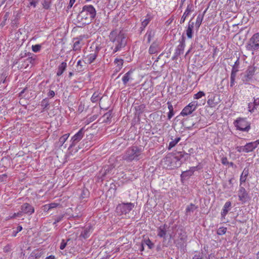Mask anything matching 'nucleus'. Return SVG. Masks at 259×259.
I'll list each match as a JSON object with an SVG mask.
<instances>
[{
    "label": "nucleus",
    "instance_id": "09e8293b",
    "mask_svg": "<svg viewBox=\"0 0 259 259\" xmlns=\"http://www.w3.org/2000/svg\"><path fill=\"white\" fill-rule=\"evenodd\" d=\"M22 230V227L21 226H18L16 230H14L12 233V236L15 237L17 234L20 232Z\"/></svg>",
    "mask_w": 259,
    "mask_h": 259
},
{
    "label": "nucleus",
    "instance_id": "e433bc0d",
    "mask_svg": "<svg viewBox=\"0 0 259 259\" xmlns=\"http://www.w3.org/2000/svg\"><path fill=\"white\" fill-rule=\"evenodd\" d=\"M100 95V94L98 92H95L93 94V95L91 98V101L93 103L97 102L99 99H101Z\"/></svg>",
    "mask_w": 259,
    "mask_h": 259
},
{
    "label": "nucleus",
    "instance_id": "412c9836",
    "mask_svg": "<svg viewBox=\"0 0 259 259\" xmlns=\"http://www.w3.org/2000/svg\"><path fill=\"white\" fill-rule=\"evenodd\" d=\"M167 226L166 225L159 226L157 229V235L160 238H165Z\"/></svg>",
    "mask_w": 259,
    "mask_h": 259
},
{
    "label": "nucleus",
    "instance_id": "052dcab7",
    "mask_svg": "<svg viewBox=\"0 0 259 259\" xmlns=\"http://www.w3.org/2000/svg\"><path fill=\"white\" fill-rule=\"evenodd\" d=\"M137 245L139 246V249L141 251H143L144 250L145 245H144V244L143 243V242L142 241L140 245H138V244H137Z\"/></svg>",
    "mask_w": 259,
    "mask_h": 259
},
{
    "label": "nucleus",
    "instance_id": "20e7f679",
    "mask_svg": "<svg viewBox=\"0 0 259 259\" xmlns=\"http://www.w3.org/2000/svg\"><path fill=\"white\" fill-rule=\"evenodd\" d=\"M96 16V11L95 8L91 5H85L80 13L79 16L83 23H90Z\"/></svg>",
    "mask_w": 259,
    "mask_h": 259
},
{
    "label": "nucleus",
    "instance_id": "c756f323",
    "mask_svg": "<svg viewBox=\"0 0 259 259\" xmlns=\"http://www.w3.org/2000/svg\"><path fill=\"white\" fill-rule=\"evenodd\" d=\"M142 242L144 244V245L145 246H147L148 249H152L154 245V244L151 242V241L148 238H145L142 240Z\"/></svg>",
    "mask_w": 259,
    "mask_h": 259
},
{
    "label": "nucleus",
    "instance_id": "7c9ffc66",
    "mask_svg": "<svg viewBox=\"0 0 259 259\" xmlns=\"http://www.w3.org/2000/svg\"><path fill=\"white\" fill-rule=\"evenodd\" d=\"M167 104L168 105V109L169 110V112L168 113L167 115V118L168 119L170 120L174 115V108L173 106L169 102H168L167 103Z\"/></svg>",
    "mask_w": 259,
    "mask_h": 259
},
{
    "label": "nucleus",
    "instance_id": "6e6d98bb",
    "mask_svg": "<svg viewBox=\"0 0 259 259\" xmlns=\"http://www.w3.org/2000/svg\"><path fill=\"white\" fill-rule=\"evenodd\" d=\"M221 161L222 164H223L224 165H227L229 163L228 159L226 157H222L221 159Z\"/></svg>",
    "mask_w": 259,
    "mask_h": 259
},
{
    "label": "nucleus",
    "instance_id": "c9c22d12",
    "mask_svg": "<svg viewBox=\"0 0 259 259\" xmlns=\"http://www.w3.org/2000/svg\"><path fill=\"white\" fill-rule=\"evenodd\" d=\"M180 140H181L180 137H178V138H175L174 140H172L169 143V145L168 146V149L169 150L171 148L174 147Z\"/></svg>",
    "mask_w": 259,
    "mask_h": 259
},
{
    "label": "nucleus",
    "instance_id": "dca6fc26",
    "mask_svg": "<svg viewBox=\"0 0 259 259\" xmlns=\"http://www.w3.org/2000/svg\"><path fill=\"white\" fill-rule=\"evenodd\" d=\"M193 6L192 4H190L188 5L185 11L184 12L182 17L181 18V20H180L181 24L184 23L186 18L189 16V15L190 14V13L193 11Z\"/></svg>",
    "mask_w": 259,
    "mask_h": 259
},
{
    "label": "nucleus",
    "instance_id": "4d7b16f0",
    "mask_svg": "<svg viewBox=\"0 0 259 259\" xmlns=\"http://www.w3.org/2000/svg\"><path fill=\"white\" fill-rule=\"evenodd\" d=\"M63 218V215H60V216L57 217L55 220L54 224H56L57 223H59V222H60L62 220Z\"/></svg>",
    "mask_w": 259,
    "mask_h": 259
},
{
    "label": "nucleus",
    "instance_id": "c85d7f7f",
    "mask_svg": "<svg viewBox=\"0 0 259 259\" xmlns=\"http://www.w3.org/2000/svg\"><path fill=\"white\" fill-rule=\"evenodd\" d=\"M91 233V228L90 227H86L81 233L80 237L84 239L88 238Z\"/></svg>",
    "mask_w": 259,
    "mask_h": 259
},
{
    "label": "nucleus",
    "instance_id": "ea45409f",
    "mask_svg": "<svg viewBox=\"0 0 259 259\" xmlns=\"http://www.w3.org/2000/svg\"><path fill=\"white\" fill-rule=\"evenodd\" d=\"M22 212L21 211V210L19 212H18L17 213H14L13 215H10L8 217H7L6 218V220H10V219H14V218H15L16 217H20L22 216Z\"/></svg>",
    "mask_w": 259,
    "mask_h": 259
},
{
    "label": "nucleus",
    "instance_id": "4c0bfd02",
    "mask_svg": "<svg viewBox=\"0 0 259 259\" xmlns=\"http://www.w3.org/2000/svg\"><path fill=\"white\" fill-rule=\"evenodd\" d=\"M136 112L139 114H141L145 111V105L144 104H141L135 107Z\"/></svg>",
    "mask_w": 259,
    "mask_h": 259
},
{
    "label": "nucleus",
    "instance_id": "c03bdc74",
    "mask_svg": "<svg viewBox=\"0 0 259 259\" xmlns=\"http://www.w3.org/2000/svg\"><path fill=\"white\" fill-rule=\"evenodd\" d=\"M227 228L225 227H220L217 231V234L219 235H223L226 233Z\"/></svg>",
    "mask_w": 259,
    "mask_h": 259
},
{
    "label": "nucleus",
    "instance_id": "3c124183",
    "mask_svg": "<svg viewBox=\"0 0 259 259\" xmlns=\"http://www.w3.org/2000/svg\"><path fill=\"white\" fill-rule=\"evenodd\" d=\"M198 169V166L191 167L189 170H187V172H190V175H192L193 172Z\"/></svg>",
    "mask_w": 259,
    "mask_h": 259
},
{
    "label": "nucleus",
    "instance_id": "a878e982",
    "mask_svg": "<svg viewBox=\"0 0 259 259\" xmlns=\"http://www.w3.org/2000/svg\"><path fill=\"white\" fill-rule=\"evenodd\" d=\"M67 68V63L65 62H63L61 63V64L59 66L58 70L57 72V76H61L64 71L66 70Z\"/></svg>",
    "mask_w": 259,
    "mask_h": 259
},
{
    "label": "nucleus",
    "instance_id": "a19ab883",
    "mask_svg": "<svg viewBox=\"0 0 259 259\" xmlns=\"http://www.w3.org/2000/svg\"><path fill=\"white\" fill-rule=\"evenodd\" d=\"M77 70L78 72H80L83 70V65L82 64V62L80 60H78L76 64Z\"/></svg>",
    "mask_w": 259,
    "mask_h": 259
},
{
    "label": "nucleus",
    "instance_id": "473e14b6",
    "mask_svg": "<svg viewBox=\"0 0 259 259\" xmlns=\"http://www.w3.org/2000/svg\"><path fill=\"white\" fill-rule=\"evenodd\" d=\"M197 207L193 204H190L188 205L186 209V213L187 215L189 214L191 212H193L197 209Z\"/></svg>",
    "mask_w": 259,
    "mask_h": 259
},
{
    "label": "nucleus",
    "instance_id": "f3484780",
    "mask_svg": "<svg viewBox=\"0 0 259 259\" xmlns=\"http://www.w3.org/2000/svg\"><path fill=\"white\" fill-rule=\"evenodd\" d=\"M194 27V22H192L191 19L189 21L186 30L187 36L189 39L192 38L193 37V29Z\"/></svg>",
    "mask_w": 259,
    "mask_h": 259
},
{
    "label": "nucleus",
    "instance_id": "f8f14e48",
    "mask_svg": "<svg viewBox=\"0 0 259 259\" xmlns=\"http://www.w3.org/2000/svg\"><path fill=\"white\" fill-rule=\"evenodd\" d=\"M239 200L242 203H245L249 199V196L245 189L240 185L238 192Z\"/></svg>",
    "mask_w": 259,
    "mask_h": 259
},
{
    "label": "nucleus",
    "instance_id": "bf43d9fd",
    "mask_svg": "<svg viewBox=\"0 0 259 259\" xmlns=\"http://www.w3.org/2000/svg\"><path fill=\"white\" fill-rule=\"evenodd\" d=\"M76 0H70L68 6H67V9H69L72 8L73 4L75 2Z\"/></svg>",
    "mask_w": 259,
    "mask_h": 259
},
{
    "label": "nucleus",
    "instance_id": "37998d69",
    "mask_svg": "<svg viewBox=\"0 0 259 259\" xmlns=\"http://www.w3.org/2000/svg\"><path fill=\"white\" fill-rule=\"evenodd\" d=\"M205 96V93L202 91H199L194 95V99H199Z\"/></svg>",
    "mask_w": 259,
    "mask_h": 259
},
{
    "label": "nucleus",
    "instance_id": "a18cd8bd",
    "mask_svg": "<svg viewBox=\"0 0 259 259\" xmlns=\"http://www.w3.org/2000/svg\"><path fill=\"white\" fill-rule=\"evenodd\" d=\"M239 65L240 63L239 61V59L238 58L237 60L235 62L234 64L232 67V70H236L237 71H238Z\"/></svg>",
    "mask_w": 259,
    "mask_h": 259
},
{
    "label": "nucleus",
    "instance_id": "de8ad7c7",
    "mask_svg": "<svg viewBox=\"0 0 259 259\" xmlns=\"http://www.w3.org/2000/svg\"><path fill=\"white\" fill-rule=\"evenodd\" d=\"M58 205V204L57 203H52L49 204L48 205H46L45 206V207H46V208L47 207L48 209L49 210V209H51L52 208H54L56 207Z\"/></svg>",
    "mask_w": 259,
    "mask_h": 259
},
{
    "label": "nucleus",
    "instance_id": "603ef678",
    "mask_svg": "<svg viewBox=\"0 0 259 259\" xmlns=\"http://www.w3.org/2000/svg\"><path fill=\"white\" fill-rule=\"evenodd\" d=\"M236 150L239 152H245V153L244 146H237L236 147Z\"/></svg>",
    "mask_w": 259,
    "mask_h": 259
},
{
    "label": "nucleus",
    "instance_id": "a211bd4d",
    "mask_svg": "<svg viewBox=\"0 0 259 259\" xmlns=\"http://www.w3.org/2000/svg\"><path fill=\"white\" fill-rule=\"evenodd\" d=\"M28 57L24 60L23 63L22 64L23 67L26 68L28 67L29 64H33L35 58L32 56V54L28 53L26 55Z\"/></svg>",
    "mask_w": 259,
    "mask_h": 259
},
{
    "label": "nucleus",
    "instance_id": "1a4fd4ad",
    "mask_svg": "<svg viewBox=\"0 0 259 259\" xmlns=\"http://www.w3.org/2000/svg\"><path fill=\"white\" fill-rule=\"evenodd\" d=\"M246 47L247 50L250 51H254L259 49V32L254 34L251 37Z\"/></svg>",
    "mask_w": 259,
    "mask_h": 259
},
{
    "label": "nucleus",
    "instance_id": "4468645a",
    "mask_svg": "<svg viewBox=\"0 0 259 259\" xmlns=\"http://www.w3.org/2000/svg\"><path fill=\"white\" fill-rule=\"evenodd\" d=\"M259 145V139L255 141L246 143L244 145L245 153H249L253 151Z\"/></svg>",
    "mask_w": 259,
    "mask_h": 259
},
{
    "label": "nucleus",
    "instance_id": "13d9d810",
    "mask_svg": "<svg viewBox=\"0 0 259 259\" xmlns=\"http://www.w3.org/2000/svg\"><path fill=\"white\" fill-rule=\"evenodd\" d=\"M38 3V0H30V5L33 6V7H35L36 4Z\"/></svg>",
    "mask_w": 259,
    "mask_h": 259
},
{
    "label": "nucleus",
    "instance_id": "72a5a7b5",
    "mask_svg": "<svg viewBox=\"0 0 259 259\" xmlns=\"http://www.w3.org/2000/svg\"><path fill=\"white\" fill-rule=\"evenodd\" d=\"M155 33L152 30H148L145 35L146 37L147 38V42L150 43L151 41L152 38H153L154 36Z\"/></svg>",
    "mask_w": 259,
    "mask_h": 259
},
{
    "label": "nucleus",
    "instance_id": "f704fd0d",
    "mask_svg": "<svg viewBox=\"0 0 259 259\" xmlns=\"http://www.w3.org/2000/svg\"><path fill=\"white\" fill-rule=\"evenodd\" d=\"M69 134H65L59 138V142L60 146H62L69 137Z\"/></svg>",
    "mask_w": 259,
    "mask_h": 259
},
{
    "label": "nucleus",
    "instance_id": "0e129e2a",
    "mask_svg": "<svg viewBox=\"0 0 259 259\" xmlns=\"http://www.w3.org/2000/svg\"><path fill=\"white\" fill-rule=\"evenodd\" d=\"M83 109H84V106L83 105H80L79 106H78V111L80 112H82V111L83 110Z\"/></svg>",
    "mask_w": 259,
    "mask_h": 259
},
{
    "label": "nucleus",
    "instance_id": "8fccbe9b",
    "mask_svg": "<svg viewBox=\"0 0 259 259\" xmlns=\"http://www.w3.org/2000/svg\"><path fill=\"white\" fill-rule=\"evenodd\" d=\"M88 195H89V192H88V190L83 189L82 191V193H81L80 197L81 198L83 199V198L87 197Z\"/></svg>",
    "mask_w": 259,
    "mask_h": 259
},
{
    "label": "nucleus",
    "instance_id": "39448f33",
    "mask_svg": "<svg viewBox=\"0 0 259 259\" xmlns=\"http://www.w3.org/2000/svg\"><path fill=\"white\" fill-rule=\"evenodd\" d=\"M172 232L169 233L170 238L173 239L175 236V232H178L179 236H178V238L174 240V242L178 248L181 249L183 248L186 245L187 241V236L186 233L182 230H180L179 231L177 229V226L176 225L172 227Z\"/></svg>",
    "mask_w": 259,
    "mask_h": 259
},
{
    "label": "nucleus",
    "instance_id": "4be33fe9",
    "mask_svg": "<svg viewBox=\"0 0 259 259\" xmlns=\"http://www.w3.org/2000/svg\"><path fill=\"white\" fill-rule=\"evenodd\" d=\"M159 51V44L156 41L153 42L149 49V53L150 54L157 53Z\"/></svg>",
    "mask_w": 259,
    "mask_h": 259
},
{
    "label": "nucleus",
    "instance_id": "9b49d317",
    "mask_svg": "<svg viewBox=\"0 0 259 259\" xmlns=\"http://www.w3.org/2000/svg\"><path fill=\"white\" fill-rule=\"evenodd\" d=\"M84 128H81L76 134H75L71 139V144L68 148V149H70L72 147H74L84 136Z\"/></svg>",
    "mask_w": 259,
    "mask_h": 259
},
{
    "label": "nucleus",
    "instance_id": "aec40b11",
    "mask_svg": "<svg viewBox=\"0 0 259 259\" xmlns=\"http://www.w3.org/2000/svg\"><path fill=\"white\" fill-rule=\"evenodd\" d=\"M97 53H91L84 57V62L85 64H90L93 63L97 57Z\"/></svg>",
    "mask_w": 259,
    "mask_h": 259
},
{
    "label": "nucleus",
    "instance_id": "b1692460",
    "mask_svg": "<svg viewBox=\"0 0 259 259\" xmlns=\"http://www.w3.org/2000/svg\"><path fill=\"white\" fill-rule=\"evenodd\" d=\"M231 206V203L230 201H227L225 203L221 212V215L222 217H224L227 214Z\"/></svg>",
    "mask_w": 259,
    "mask_h": 259
},
{
    "label": "nucleus",
    "instance_id": "6ab92c4d",
    "mask_svg": "<svg viewBox=\"0 0 259 259\" xmlns=\"http://www.w3.org/2000/svg\"><path fill=\"white\" fill-rule=\"evenodd\" d=\"M219 101L216 100V95L211 94L208 96V100L207 103L210 107L215 106L219 103Z\"/></svg>",
    "mask_w": 259,
    "mask_h": 259
},
{
    "label": "nucleus",
    "instance_id": "cd10ccee",
    "mask_svg": "<svg viewBox=\"0 0 259 259\" xmlns=\"http://www.w3.org/2000/svg\"><path fill=\"white\" fill-rule=\"evenodd\" d=\"M133 73V71L132 70H130L127 72H126L122 78V82L124 85L126 84V83L130 80L132 79L131 75Z\"/></svg>",
    "mask_w": 259,
    "mask_h": 259
},
{
    "label": "nucleus",
    "instance_id": "ddd939ff",
    "mask_svg": "<svg viewBox=\"0 0 259 259\" xmlns=\"http://www.w3.org/2000/svg\"><path fill=\"white\" fill-rule=\"evenodd\" d=\"M21 210L22 213L31 215L34 212V207L28 203H25L21 206Z\"/></svg>",
    "mask_w": 259,
    "mask_h": 259
},
{
    "label": "nucleus",
    "instance_id": "680f3d73",
    "mask_svg": "<svg viewBox=\"0 0 259 259\" xmlns=\"http://www.w3.org/2000/svg\"><path fill=\"white\" fill-rule=\"evenodd\" d=\"M55 94L54 91H53L52 90H50L48 94V97H51V98L55 96Z\"/></svg>",
    "mask_w": 259,
    "mask_h": 259
},
{
    "label": "nucleus",
    "instance_id": "6e6552de",
    "mask_svg": "<svg viewBox=\"0 0 259 259\" xmlns=\"http://www.w3.org/2000/svg\"><path fill=\"white\" fill-rule=\"evenodd\" d=\"M256 67L254 65L249 66L242 76V80L245 84H248L252 80Z\"/></svg>",
    "mask_w": 259,
    "mask_h": 259
},
{
    "label": "nucleus",
    "instance_id": "338daca9",
    "mask_svg": "<svg viewBox=\"0 0 259 259\" xmlns=\"http://www.w3.org/2000/svg\"><path fill=\"white\" fill-rule=\"evenodd\" d=\"M183 175L185 176H190V172H187V171H184Z\"/></svg>",
    "mask_w": 259,
    "mask_h": 259
},
{
    "label": "nucleus",
    "instance_id": "79ce46f5",
    "mask_svg": "<svg viewBox=\"0 0 259 259\" xmlns=\"http://www.w3.org/2000/svg\"><path fill=\"white\" fill-rule=\"evenodd\" d=\"M114 63L120 68L123 65V60L122 59L116 58L114 60Z\"/></svg>",
    "mask_w": 259,
    "mask_h": 259
},
{
    "label": "nucleus",
    "instance_id": "5fc2aeb1",
    "mask_svg": "<svg viewBox=\"0 0 259 259\" xmlns=\"http://www.w3.org/2000/svg\"><path fill=\"white\" fill-rule=\"evenodd\" d=\"M67 245V243L65 242L64 240H63L61 243L60 248L61 250L64 249Z\"/></svg>",
    "mask_w": 259,
    "mask_h": 259
},
{
    "label": "nucleus",
    "instance_id": "9d476101",
    "mask_svg": "<svg viewBox=\"0 0 259 259\" xmlns=\"http://www.w3.org/2000/svg\"><path fill=\"white\" fill-rule=\"evenodd\" d=\"M197 106L198 102L196 101H193L190 103L182 110L180 114L183 116L188 115L195 110Z\"/></svg>",
    "mask_w": 259,
    "mask_h": 259
},
{
    "label": "nucleus",
    "instance_id": "bb28decb",
    "mask_svg": "<svg viewBox=\"0 0 259 259\" xmlns=\"http://www.w3.org/2000/svg\"><path fill=\"white\" fill-rule=\"evenodd\" d=\"M248 174H249L248 169L245 168L240 176V185H241V184L243 183H244L245 182L246 178L248 175Z\"/></svg>",
    "mask_w": 259,
    "mask_h": 259
},
{
    "label": "nucleus",
    "instance_id": "0eeeda50",
    "mask_svg": "<svg viewBox=\"0 0 259 259\" xmlns=\"http://www.w3.org/2000/svg\"><path fill=\"white\" fill-rule=\"evenodd\" d=\"M134 204L131 202L118 204L116 208L117 213L120 215L128 213L134 208Z\"/></svg>",
    "mask_w": 259,
    "mask_h": 259
},
{
    "label": "nucleus",
    "instance_id": "393cba45",
    "mask_svg": "<svg viewBox=\"0 0 259 259\" xmlns=\"http://www.w3.org/2000/svg\"><path fill=\"white\" fill-rule=\"evenodd\" d=\"M206 12V10L204 11L203 13V14H199L198 16H197V19H196V23H195V27H196V28L197 29H199V28L200 27L201 23H202V22L203 21V17H204V15L205 14Z\"/></svg>",
    "mask_w": 259,
    "mask_h": 259
},
{
    "label": "nucleus",
    "instance_id": "5701e85b",
    "mask_svg": "<svg viewBox=\"0 0 259 259\" xmlns=\"http://www.w3.org/2000/svg\"><path fill=\"white\" fill-rule=\"evenodd\" d=\"M82 40V38L76 37L73 38V49L74 51H78L80 49L81 47V41Z\"/></svg>",
    "mask_w": 259,
    "mask_h": 259
},
{
    "label": "nucleus",
    "instance_id": "f03ea898",
    "mask_svg": "<svg viewBox=\"0 0 259 259\" xmlns=\"http://www.w3.org/2000/svg\"><path fill=\"white\" fill-rule=\"evenodd\" d=\"M190 158V154L185 152H180L178 155L171 159L169 157L164 159L165 165L167 168L172 169L179 167L181 165L182 162H185Z\"/></svg>",
    "mask_w": 259,
    "mask_h": 259
},
{
    "label": "nucleus",
    "instance_id": "2f4dec72",
    "mask_svg": "<svg viewBox=\"0 0 259 259\" xmlns=\"http://www.w3.org/2000/svg\"><path fill=\"white\" fill-rule=\"evenodd\" d=\"M151 20V17L150 15L149 14H147L146 17V18L142 22L141 28H142L143 29H145V27L149 23Z\"/></svg>",
    "mask_w": 259,
    "mask_h": 259
},
{
    "label": "nucleus",
    "instance_id": "e2e57ef3",
    "mask_svg": "<svg viewBox=\"0 0 259 259\" xmlns=\"http://www.w3.org/2000/svg\"><path fill=\"white\" fill-rule=\"evenodd\" d=\"M235 78H230V87H233L235 84Z\"/></svg>",
    "mask_w": 259,
    "mask_h": 259
},
{
    "label": "nucleus",
    "instance_id": "58836bf2",
    "mask_svg": "<svg viewBox=\"0 0 259 259\" xmlns=\"http://www.w3.org/2000/svg\"><path fill=\"white\" fill-rule=\"evenodd\" d=\"M253 104H254V106L252 107V108H251V104H249L248 105L249 111L251 112H253V110L255 108V106H259V98H257V99H255L254 100Z\"/></svg>",
    "mask_w": 259,
    "mask_h": 259
},
{
    "label": "nucleus",
    "instance_id": "423d86ee",
    "mask_svg": "<svg viewBox=\"0 0 259 259\" xmlns=\"http://www.w3.org/2000/svg\"><path fill=\"white\" fill-rule=\"evenodd\" d=\"M237 130L242 132H248L250 129V123L245 118H238L234 122Z\"/></svg>",
    "mask_w": 259,
    "mask_h": 259
},
{
    "label": "nucleus",
    "instance_id": "864d4df0",
    "mask_svg": "<svg viewBox=\"0 0 259 259\" xmlns=\"http://www.w3.org/2000/svg\"><path fill=\"white\" fill-rule=\"evenodd\" d=\"M237 72L236 70H231L230 78L235 79Z\"/></svg>",
    "mask_w": 259,
    "mask_h": 259
},
{
    "label": "nucleus",
    "instance_id": "2eb2a0df",
    "mask_svg": "<svg viewBox=\"0 0 259 259\" xmlns=\"http://www.w3.org/2000/svg\"><path fill=\"white\" fill-rule=\"evenodd\" d=\"M185 47V38L183 37L181 40H180V44L177 47L175 51V56H178L183 53L184 48Z\"/></svg>",
    "mask_w": 259,
    "mask_h": 259
},
{
    "label": "nucleus",
    "instance_id": "f257e3e1",
    "mask_svg": "<svg viewBox=\"0 0 259 259\" xmlns=\"http://www.w3.org/2000/svg\"><path fill=\"white\" fill-rule=\"evenodd\" d=\"M110 41L113 44L111 49L113 53L120 51L125 47L127 39L125 34L121 31L113 30L109 35Z\"/></svg>",
    "mask_w": 259,
    "mask_h": 259
},
{
    "label": "nucleus",
    "instance_id": "7ed1b4c3",
    "mask_svg": "<svg viewBox=\"0 0 259 259\" xmlns=\"http://www.w3.org/2000/svg\"><path fill=\"white\" fill-rule=\"evenodd\" d=\"M143 149L137 146L128 147L122 155V159L130 162L133 161H138L142 158Z\"/></svg>",
    "mask_w": 259,
    "mask_h": 259
},
{
    "label": "nucleus",
    "instance_id": "69168bd1",
    "mask_svg": "<svg viewBox=\"0 0 259 259\" xmlns=\"http://www.w3.org/2000/svg\"><path fill=\"white\" fill-rule=\"evenodd\" d=\"M192 259H202V257L199 254H196L194 255Z\"/></svg>",
    "mask_w": 259,
    "mask_h": 259
},
{
    "label": "nucleus",
    "instance_id": "774afa93",
    "mask_svg": "<svg viewBox=\"0 0 259 259\" xmlns=\"http://www.w3.org/2000/svg\"><path fill=\"white\" fill-rule=\"evenodd\" d=\"M46 259H55V256L54 255H51L47 257Z\"/></svg>",
    "mask_w": 259,
    "mask_h": 259
},
{
    "label": "nucleus",
    "instance_id": "49530a36",
    "mask_svg": "<svg viewBox=\"0 0 259 259\" xmlns=\"http://www.w3.org/2000/svg\"><path fill=\"white\" fill-rule=\"evenodd\" d=\"M40 49H41L40 45H33L32 46V50L33 52H34L35 53L38 52L40 50Z\"/></svg>",
    "mask_w": 259,
    "mask_h": 259
}]
</instances>
